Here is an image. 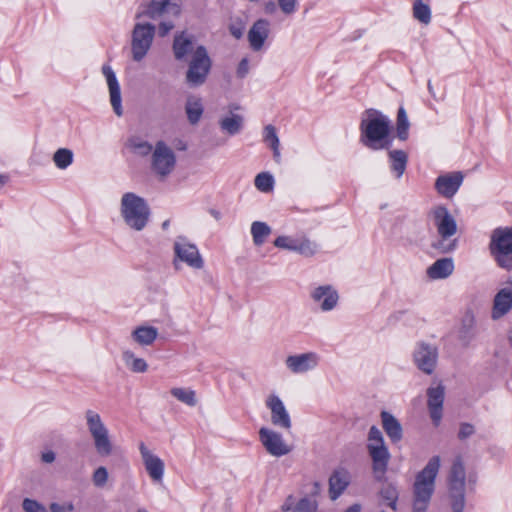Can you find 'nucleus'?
<instances>
[{
    "label": "nucleus",
    "mask_w": 512,
    "mask_h": 512,
    "mask_svg": "<svg viewBox=\"0 0 512 512\" xmlns=\"http://www.w3.org/2000/svg\"><path fill=\"white\" fill-rule=\"evenodd\" d=\"M362 506L359 503H354L345 509L343 512H361Z\"/></svg>",
    "instance_id": "obj_58"
},
{
    "label": "nucleus",
    "mask_w": 512,
    "mask_h": 512,
    "mask_svg": "<svg viewBox=\"0 0 512 512\" xmlns=\"http://www.w3.org/2000/svg\"><path fill=\"white\" fill-rule=\"evenodd\" d=\"M388 156L391 171L395 174V177L399 179L406 170L408 155L403 150H390Z\"/></svg>",
    "instance_id": "obj_30"
},
{
    "label": "nucleus",
    "mask_w": 512,
    "mask_h": 512,
    "mask_svg": "<svg viewBox=\"0 0 512 512\" xmlns=\"http://www.w3.org/2000/svg\"><path fill=\"white\" fill-rule=\"evenodd\" d=\"M259 440L265 450L272 456L281 457L291 452L282 435L272 429L262 427L259 430Z\"/></svg>",
    "instance_id": "obj_12"
},
{
    "label": "nucleus",
    "mask_w": 512,
    "mask_h": 512,
    "mask_svg": "<svg viewBox=\"0 0 512 512\" xmlns=\"http://www.w3.org/2000/svg\"><path fill=\"white\" fill-rule=\"evenodd\" d=\"M129 147L140 156H147L153 151V146L137 137H132L128 141Z\"/></svg>",
    "instance_id": "obj_42"
},
{
    "label": "nucleus",
    "mask_w": 512,
    "mask_h": 512,
    "mask_svg": "<svg viewBox=\"0 0 512 512\" xmlns=\"http://www.w3.org/2000/svg\"><path fill=\"white\" fill-rule=\"evenodd\" d=\"M311 298L313 301L320 303V308L323 311H330L336 307L339 296L331 285H323L312 291Z\"/></svg>",
    "instance_id": "obj_22"
},
{
    "label": "nucleus",
    "mask_w": 512,
    "mask_h": 512,
    "mask_svg": "<svg viewBox=\"0 0 512 512\" xmlns=\"http://www.w3.org/2000/svg\"><path fill=\"white\" fill-rule=\"evenodd\" d=\"M212 60L205 46L198 45L190 61L185 74V81L189 87L196 88L202 86L211 71Z\"/></svg>",
    "instance_id": "obj_5"
},
{
    "label": "nucleus",
    "mask_w": 512,
    "mask_h": 512,
    "mask_svg": "<svg viewBox=\"0 0 512 512\" xmlns=\"http://www.w3.org/2000/svg\"><path fill=\"white\" fill-rule=\"evenodd\" d=\"M249 72V62L247 58H243L237 68V76L244 78Z\"/></svg>",
    "instance_id": "obj_55"
},
{
    "label": "nucleus",
    "mask_w": 512,
    "mask_h": 512,
    "mask_svg": "<svg viewBox=\"0 0 512 512\" xmlns=\"http://www.w3.org/2000/svg\"><path fill=\"white\" fill-rule=\"evenodd\" d=\"M475 433L474 426L470 423H462L458 432V438L465 440Z\"/></svg>",
    "instance_id": "obj_51"
},
{
    "label": "nucleus",
    "mask_w": 512,
    "mask_h": 512,
    "mask_svg": "<svg viewBox=\"0 0 512 512\" xmlns=\"http://www.w3.org/2000/svg\"><path fill=\"white\" fill-rule=\"evenodd\" d=\"M269 21L266 19L257 20L248 32V40L254 51H259L269 35Z\"/></svg>",
    "instance_id": "obj_27"
},
{
    "label": "nucleus",
    "mask_w": 512,
    "mask_h": 512,
    "mask_svg": "<svg viewBox=\"0 0 512 512\" xmlns=\"http://www.w3.org/2000/svg\"><path fill=\"white\" fill-rule=\"evenodd\" d=\"M319 363V356L315 352L290 355L286 358V367L294 374L306 373L313 370Z\"/></svg>",
    "instance_id": "obj_17"
},
{
    "label": "nucleus",
    "mask_w": 512,
    "mask_h": 512,
    "mask_svg": "<svg viewBox=\"0 0 512 512\" xmlns=\"http://www.w3.org/2000/svg\"><path fill=\"white\" fill-rule=\"evenodd\" d=\"M158 331L156 328L151 326H141L138 327L133 332V337L136 342L141 345H150L157 338Z\"/></svg>",
    "instance_id": "obj_32"
},
{
    "label": "nucleus",
    "mask_w": 512,
    "mask_h": 512,
    "mask_svg": "<svg viewBox=\"0 0 512 512\" xmlns=\"http://www.w3.org/2000/svg\"><path fill=\"white\" fill-rule=\"evenodd\" d=\"M428 90L432 96H434V90L431 81H428Z\"/></svg>",
    "instance_id": "obj_63"
},
{
    "label": "nucleus",
    "mask_w": 512,
    "mask_h": 512,
    "mask_svg": "<svg viewBox=\"0 0 512 512\" xmlns=\"http://www.w3.org/2000/svg\"><path fill=\"white\" fill-rule=\"evenodd\" d=\"M108 480V471L105 467H98L92 475L93 484L96 487H103L107 483Z\"/></svg>",
    "instance_id": "obj_46"
},
{
    "label": "nucleus",
    "mask_w": 512,
    "mask_h": 512,
    "mask_svg": "<svg viewBox=\"0 0 512 512\" xmlns=\"http://www.w3.org/2000/svg\"><path fill=\"white\" fill-rule=\"evenodd\" d=\"M254 184L258 190L268 192L273 188L274 179L271 174L262 172L255 177Z\"/></svg>",
    "instance_id": "obj_43"
},
{
    "label": "nucleus",
    "mask_w": 512,
    "mask_h": 512,
    "mask_svg": "<svg viewBox=\"0 0 512 512\" xmlns=\"http://www.w3.org/2000/svg\"><path fill=\"white\" fill-rule=\"evenodd\" d=\"M292 505H293V497L292 496H289L285 503L282 505L281 509L282 511H289L292 509Z\"/></svg>",
    "instance_id": "obj_57"
},
{
    "label": "nucleus",
    "mask_w": 512,
    "mask_h": 512,
    "mask_svg": "<svg viewBox=\"0 0 512 512\" xmlns=\"http://www.w3.org/2000/svg\"><path fill=\"white\" fill-rule=\"evenodd\" d=\"M166 13L178 17L180 15V7L172 4L170 0H151L150 4L143 11L136 13L135 18L149 17L153 20H160Z\"/></svg>",
    "instance_id": "obj_16"
},
{
    "label": "nucleus",
    "mask_w": 512,
    "mask_h": 512,
    "mask_svg": "<svg viewBox=\"0 0 512 512\" xmlns=\"http://www.w3.org/2000/svg\"><path fill=\"white\" fill-rule=\"evenodd\" d=\"M409 126L406 110L400 107L397 112V137L400 140L405 141L408 138Z\"/></svg>",
    "instance_id": "obj_40"
},
{
    "label": "nucleus",
    "mask_w": 512,
    "mask_h": 512,
    "mask_svg": "<svg viewBox=\"0 0 512 512\" xmlns=\"http://www.w3.org/2000/svg\"><path fill=\"white\" fill-rule=\"evenodd\" d=\"M413 16L422 24L428 25L431 22V10L429 5L422 0H415L413 4Z\"/></svg>",
    "instance_id": "obj_39"
},
{
    "label": "nucleus",
    "mask_w": 512,
    "mask_h": 512,
    "mask_svg": "<svg viewBox=\"0 0 512 512\" xmlns=\"http://www.w3.org/2000/svg\"><path fill=\"white\" fill-rule=\"evenodd\" d=\"M175 24L173 21L161 20L158 26V34L160 37H165L173 28Z\"/></svg>",
    "instance_id": "obj_52"
},
{
    "label": "nucleus",
    "mask_w": 512,
    "mask_h": 512,
    "mask_svg": "<svg viewBox=\"0 0 512 512\" xmlns=\"http://www.w3.org/2000/svg\"><path fill=\"white\" fill-rule=\"evenodd\" d=\"M85 419L88 431L93 439L94 447L98 455L107 457L113 451V444L110 440L109 430L105 426L99 413L88 409L85 412Z\"/></svg>",
    "instance_id": "obj_8"
},
{
    "label": "nucleus",
    "mask_w": 512,
    "mask_h": 512,
    "mask_svg": "<svg viewBox=\"0 0 512 512\" xmlns=\"http://www.w3.org/2000/svg\"><path fill=\"white\" fill-rule=\"evenodd\" d=\"M7 181H8V176L1 174L0 175V188H2L7 183Z\"/></svg>",
    "instance_id": "obj_62"
},
{
    "label": "nucleus",
    "mask_w": 512,
    "mask_h": 512,
    "mask_svg": "<svg viewBox=\"0 0 512 512\" xmlns=\"http://www.w3.org/2000/svg\"><path fill=\"white\" fill-rule=\"evenodd\" d=\"M169 225H170V221L169 220H165L162 223V229H164V230L168 229Z\"/></svg>",
    "instance_id": "obj_64"
},
{
    "label": "nucleus",
    "mask_w": 512,
    "mask_h": 512,
    "mask_svg": "<svg viewBox=\"0 0 512 512\" xmlns=\"http://www.w3.org/2000/svg\"><path fill=\"white\" fill-rule=\"evenodd\" d=\"M266 406L271 412V422L274 426L289 430L292 426L290 415L283 401L275 394L266 399Z\"/></svg>",
    "instance_id": "obj_15"
},
{
    "label": "nucleus",
    "mask_w": 512,
    "mask_h": 512,
    "mask_svg": "<svg viewBox=\"0 0 512 512\" xmlns=\"http://www.w3.org/2000/svg\"><path fill=\"white\" fill-rule=\"evenodd\" d=\"M439 352L436 345L419 341L415 344L412 358L415 366L424 374L431 375L437 366Z\"/></svg>",
    "instance_id": "obj_10"
},
{
    "label": "nucleus",
    "mask_w": 512,
    "mask_h": 512,
    "mask_svg": "<svg viewBox=\"0 0 512 512\" xmlns=\"http://www.w3.org/2000/svg\"><path fill=\"white\" fill-rule=\"evenodd\" d=\"M209 213L211 214V216H212L214 219H216V220H220V219H221V216H222V215H221V212H220V211L215 210V209H211V210L209 211Z\"/></svg>",
    "instance_id": "obj_61"
},
{
    "label": "nucleus",
    "mask_w": 512,
    "mask_h": 512,
    "mask_svg": "<svg viewBox=\"0 0 512 512\" xmlns=\"http://www.w3.org/2000/svg\"><path fill=\"white\" fill-rule=\"evenodd\" d=\"M263 139L264 142H266L270 148L274 146H280V141L276 132V128L271 124L266 125L264 127Z\"/></svg>",
    "instance_id": "obj_45"
},
{
    "label": "nucleus",
    "mask_w": 512,
    "mask_h": 512,
    "mask_svg": "<svg viewBox=\"0 0 512 512\" xmlns=\"http://www.w3.org/2000/svg\"><path fill=\"white\" fill-rule=\"evenodd\" d=\"M292 512H317L316 506L307 498L301 499Z\"/></svg>",
    "instance_id": "obj_50"
},
{
    "label": "nucleus",
    "mask_w": 512,
    "mask_h": 512,
    "mask_svg": "<svg viewBox=\"0 0 512 512\" xmlns=\"http://www.w3.org/2000/svg\"><path fill=\"white\" fill-rule=\"evenodd\" d=\"M271 149L273 150V157H274L275 161L280 162L281 155H280L279 146H274Z\"/></svg>",
    "instance_id": "obj_59"
},
{
    "label": "nucleus",
    "mask_w": 512,
    "mask_h": 512,
    "mask_svg": "<svg viewBox=\"0 0 512 512\" xmlns=\"http://www.w3.org/2000/svg\"><path fill=\"white\" fill-rule=\"evenodd\" d=\"M156 27L151 23L137 22L131 33V55L135 62L142 61L150 51Z\"/></svg>",
    "instance_id": "obj_9"
},
{
    "label": "nucleus",
    "mask_w": 512,
    "mask_h": 512,
    "mask_svg": "<svg viewBox=\"0 0 512 512\" xmlns=\"http://www.w3.org/2000/svg\"><path fill=\"white\" fill-rule=\"evenodd\" d=\"M368 443L367 448L370 447H387L384 441V437L380 429L376 426H372L368 432Z\"/></svg>",
    "instance_id": "obj_44"
},
{
    "label": "nucleus",
    "mask_w": 512,
    "mask_h": 512,
    "mask_svg": "<svg viewBox=\"0 0 512 512\" xmlns=\"http://www.w3.org/2000/svg\"><path fill=\"white\" fill-rule=\"evenodd\" d=\"M464 176L461 172H452L439 176L435 181V189L446 198L453 197L463 182Z\"/></svg>",
    "instance_id": "obj_19"
},
{
    "label": "nucleus",
    "mask_w": 512,
    "mask_h": 512,
    "mask_svg": "<svg viewBox=\"0 0 512 512\" xmlns=\"http://www.w3.org/2000/svg\"><path fill=\"white\" fill-rule=\"evenodd\" d=\"M440 462L439 456H433L416 475L413 484V512H426L435 490Z\"/></svg>",
    "instance_id": "obj_2"
},
{
    "label": "nucleus",
    "mask_w": 512,
    "mask_h": 512,
    "mask_svg": "<svg viewBox=\"0 0 512 512\" xmlns=\"http://www.w3.org/2000/svg\"><path fill=\"white\" fill-rule=\"evenodd\" d=\"M282 13L287 16L293 15L298 8V0H277Z\"/></svg>",
    "instance_id": "obj_48"
},
{
    "label": "nucleus",
    "mask_w": 512,
    "mask_h": 512,
    "mask_svg": "<svg viewBox=\"0 0 512 512\" xmlns=\"http://www.w3.org/2000/svg\"><path fill=\"white\" fill-rule=\"evenodd\" d=\"M433 225L436 227L441 240H438L433 246L441 250L443 253L452 251L455 248V242L445 245L444 241L457 232V224L454 217L450 214L448 209L443 205L434 207L430 213Z\"/></svg>",
    "instance_id": "obj_6"
},
{
    "label": "nucleus",
    "mask_w": 512,
    "mask_h": 512,
    "mask_svg": "<svg viewBox=\"0 0 512 512\" xmlns=\"http://www.w3.org/2000/svg\"><path fill=\"white\" fill-rule=\"evenodd\" d=\"M50 511L51 512H73L74 505L72 502H68L66 504L51 503Z\"/></svg>",
    "instance_id": "obj_53"
},
{
    "label": "nucleus",
    "mask_w": 512,
    "mask_h": 512,
    "mask_svg": "<svg viewBox=\"0 0 512 512\" xmlns=\"http://www.w3.org/2000/svg\"><path fill=\"white\" fill-rule=\"evenodd\" d=\"M74 154L68 148H59L53 155L55 166L61 170L68 168L73 163Z\"/></svg>",
    "instance_id": "obj_37"
},
{
    "label": "nucleus",
    "mask_w": 512,
    "mask_h": 512,
    "mask_svg": "<svg viewBox=\"0 0 512 512\" xmlns=\"http://www.w3.org/2000/svg\"><path fill=\"white\" fill-rule=\"evenodd\" d=\"M478 335V326L475 312L467 308L461 317L458 329L457 340L462 347L468 348Z\"/></svg>",
    "instance_id": "obj_13"
},
{
    "label": "nucleus",
    "mask_w": 512,
    "mask_h": 512,
    "mask_svg": "<svg viewBox=\"0 0 512 512\" xmlns=\"http://www.w3.org/2000/svg\"><path fill=\"white\" fill-rule=\"evenodd\" d=\"M170 393L178 401L186 404L187 406L194 407L197 404L196 392L189 388L174 387Z\"/></svg>",
    "instance_id": "obj_35"
},
{
    "label": "nucleus",
    "mask_w": 512,
    "mask_h": 512,
    "mask_svg": "<svg viewBox=\"0 0 512 512\" xmlns=\"http://www.w3.org/2000/svg\"><path fill=\"white\" fill-rule=\"evenodd\" d=\"M123 360L129 369L135 373H144L148 369V365L143 358H137L133 352L124 351Z\"/></svg>",
    "instance_id": "obj_36"
},
{
    "label": "nucleus",
    "mask_w": 512,
    "mask_h": 512,
    "mask_svg": "<svg viewBox=\"0 0 512 512\" xmlns=\"http://www.w3.org/2000/svg\"><path fill=\"white\" fill-rule=\"evenodd\" d=\"M297 239L290 236H279L274 240V245L278 248L294 251Z\"/></svg>",
    "instance_id": "obj_47"
},
{
    "label": "nucleus",
    "mask_w": 512,
    "mask_h": 512,
    "mask_svg": "<svg viewBox=\"0 0 512 512\" xmlns=\"http://www.w3.org/2000/svg\"><path fill=\"white\" fill-rule=\"evenodd\" d=\"M449 499L452 512H463L465 507L466 472L460 456L456 457L448 477Z\"/></svg>",
    "instance_id": "obj_7"
},
{
    "label": "nucleus",
    "mask_w": 512,
    "mask_h": 512,
    "mask_svg": "<svg viewBox=\"0 0 512 512\" xmlns=\"http://www.w3.org/2000/svg\"><path fill=\"white\" fill-rule=\"evenodd\" d=\"M174 252L176 259L185 262L194 269H201L204 265L197 247L194 244L187 242L183 237H179L175 241Z\"/></svg>",
    "instance_id": "obj_14"
},
{
    "label": "nucleus",
    "mask_w": 512,
    "mask_h": 512,
    "mask_svg": "<svg viewBox=\"0 0 512 512\" xmlns=\"http://www.w3.org/2000/svg\"><path fill=\"white\" fill-rule=\"evenodd\" d=\"M139 450L143 464L150 478L154 482H161L164 475V462L158 456L154 455L143 442L140 443Z\"/></svg>",
    "instance_id": "obj_18"
},
{
    "label": "nucleus",
    "mask_w": 512,
    "mask_h": 512,
    "mask_svg": "<svg viewBox=\"0 0 512 512\" xmlns=\"http://www.w3.org/2000/svg\"><path fill=\"white\" fill-rule=\"evenodd\" d=\"M22 506L25 512H47L42 504L29 498L24 499Z\"/></svg>",
    "instance_id": "obj_49"
},
{
    "label": "nucleus",
    "mask_w": 512,
    "mask_h": 512,
    "mask_svg": "<svg viewBox=\"0 0 512 512\" xmlns=\"http://www.w3.org/2000/svg\"><path fill=\"white\" fill-rule=\"evenodd\" d=\"M512 309V288L500 289L494 297L491 317L498 320Z\"/></svg>",
    "instance_id": "obj_24"
},
{
    "label": "nucleus",
    "mask_w": 512,
    "mask_h": 512,
    "mask_svg": "<svg viewBox=\"0 0 512 512\" xmlns=\"http://www.w3.org/2000/svg\"><path fill=\"white\" fill-rule=\"evenodd\" d=\"M276 10V5L274 2H268L265 5V11L267 13H273Z\"/></svg>",
    "instance_id": "obj_60"
},
{
    "label": "nucleus",
    "mask_w": 512,
    "mask_h": 512,
    "mask_svg": "<svg viewBox=\"0 0 512 512\" xmlns=\"http://www.w3.org/2000/svg\"><path fill=\"white\" fill-rule=\"evenodd\" d=\"M428 408L433 423L437 426L442 418L443 402L445 396L444 386L439 384L436 387L427 389Z\"/></svg>",
    "instance_id": "obj_20"
},
{
    "label": "nucleus",
    "mask_w": 512,
    "mask_h": 512,
    "mask_svg": "<svg viewBox=\"0 0 512 512\" xmlns=\"http://www.w3.org/2000/svg\"><path fill=\"white\" fill-rule=\"evenodd\" d=\"M41 459L45 463H52L55 460V453L53 451H48L42 454Z\"/></svg>",
    "instance_id": "obj_56"
},
{
    "label": "nucleus",
    "mask_w": 512,
    "mask_h": 512,
    "mask_svg": "<svg viewBox=\"0 0 512 512\" xmlns=\"http://www.w3.org/2000/svg\"><path fill=\"white\" fill-rule=\"evenodd\" d=\"M102 73L107 81L110 93V102L113 107V110L117 116H122L123 109L121 105V91L116 75L109 65L102 66Z\"/></svg>",
    "instance_id": "obj_21"
},
{
    "label": "nucleus",
    "mask_w": 512,
    "mask_h": 512,
    "mask_svg": "<svg viewBox=\"0 0 512 512\" xmlns=\"http://www.w3.org/2000/svg\"><path fill=\"white\" fill-rule=\"evenodd\" d=\"M454 271L452 258H441L436 260L428 269L427 275L431 279H445Z\"/></svg>",
    "instance_id": "obj_29"
},
{
    "label": "nucleus",
    "mask_w": 512,
    "mask_h": 512,
    "mask_svg": "<svg viewBox=\"0 0 512 512\" xmlns=\"http://www.w3.org/2000/svg\"><path fill=\"white\" fill-rule=\"evenodd\" d=\"M229 32L235 39H240L244 34V26L241 23H234L229 26Z\"/></svg>",
    "instance_id": "obj_54"
},
{
    "label": "nucleus",
    "mask_w": 512,
    "mask_h": 512,
    "mask_svg": "<svg viewBox=\"0 0 512 512\" xmlns=\"http://www.w3.org/2000/svg\"><path fill=\"white\" fill-rule=\"evenodd\" d=\"M367 450L372 459V469L375 477L380 480L384 477L391 458L388 447H370Z\"/></svg>",
    "instance_id": "obj_23"
},
{
    "label": "nucleus",
    "mask_w": 512,
    "mask_h": 512,
    "mask_svg": "<svg viewBox=\"0 0 512 512\" xmlns=\"http://www.w3.org/2000/svg\"><path fill=\"white\" fill-rule=\"evenodd\" d=\"M120 212L125 224L135 231L146 227L151 214L145 199L132 192L123 194Z\"/></svg>",
    "instance_id": "obj_3"
},
{
    "label": "nucleus",
    "mask_w": 512,
    "mask_h": 512,
    "mask_svg": "<svg viewBox=\"0 0 512 512\" xmlns=\"http://www.w3.org/2000/svg\"><path fill=\"white\" fill-rule=\"evenodd\" d=\"M251 234L253 242L256 246L264 244L266 238L271 234L270 226L261 221H254L251 225Z\"/></svg>",
    "instance_id": "obj_33"
},
{
    "label": "nucleus",
    "mask_w": 512,
    "mask_h": 512,
    "mask_svg": "<svg viewBox=\"0 0 512 512\" xmlns=\"http://www.w3.org/2000/svg\"><path fill=\"white\" fill-rule=\"evenodd\" d=\"M219 124L223 131L230 135H235L242 129L243 118L240 115L232 114L229 117L222 118Z\"/></svg>",
    "instance_id": "obj_34"
},
{
    "label": "nucleus",
    "mask_w": 512,
    "mask_h": 512,
    "mask_svg": "<svg viewBox=\"0 0 512 512\" xmlns=\"http://www.w3.org/2000/svg\"><path fill=\"white\" fill-rule=\"evenodd\" d=\"M351 481L350 473L343 468L336 469L329 478V496L336 500L349 486Z\"/></svg>",
    "instance_id": "obj_25"
},
{
    "label": "nucleus",
    "mask_w": 512,
    "mask_h": 512,
    "mask_svg": "<svg viewBox=\"0 0 512 512\" xmlns=\"http://www.w3.org/2000/svg\"><path fill=\"white\" fill-rule=\"evenodd\" d=\"M361 142L372 150L385 148L382 143L390 132V120L380 111L370 108L364 111L360 122Z\"/></svg>",
    "instance_id": "obj_1"
},
{
    "label": "nucleus",
    "mask_w": 512,
    "mask_h": 512,
    "mask_svg": "<svg viewBox=\"0 0 512 512\" xmlns=\"http://www.w3.org/2000/svg\"><path fill=\"white\" fill-rule=\"evenodd\" d=\"M173 54L176 60H183L189 54L194 52V36L181 31L175 34L172 44Z\"/></svg>",
    "instance_id": "obj_26"
},
{
    "label": "nucleus",
    "mask_w": 512,
    "mask_h": 512,
    "mask_svg": "<svg viewBox=\"0 0 512 512\" xmlns=\"http://www.w3.org/2000/svg\"><path fill=\"white\" fill-rule=\"evenodd\" d=\"M490 253L497 265L512 270V227H498L491 233Z\"/></svg>",
    "instance_id": "obj_4"
},
{
    "label": "nucleus",
    "mask_w": 512,
    "mask_h": 512,
    "mask_svg": "<svg viewBox=\"0 0 512 512\" xmlns=\"http://www.w3.org/2000/svg\"><path fill=\"white\" fill-rule=\"evenodd\" d=\"M294 251L305 257H311L318 251V246L310 239L301 238L297 239Z\"/></svg>",
    "instance_id": "obj_41"
},
{
    "label": "nucleus",
    "mask_w": 512,
    "mask_h": 512,
    "mask_svg": "<svg viewBox=\"0 0 512 512\" xmlns=\"http://www.w3.org/2000/svg\"><path fill=\"white\" fill-rule=\"evenodd\" d=\"M380 496L393 511L397 510L398 490L393 484H385L380 490Z\"/></svg>",
    "instance_id": "obj_38"
},
{
    "label": "nucleus",
    "mask_w": 512,
    "mask_h": 512,
    "mask_svg": "<svg viewBox=\"0 0 512 512\" xmlns=\"http://www.w3.org/2000/svg\"><path fill=\"white\" fill-rule=\"evenodd\" d=\"M176 155L164 142L158 141L152 152L151 168L161 178L167 177L174 170Z\"/></svg>",
    "instance_id": "obj_11"
},
{
    "label": "nucleus",
    "mask_w": 512,
    "mask_h": 512,
    "mask_svg": "<svg viewBox=\"0 0 512 512\" xmlns=\"http://www.w3.org/2000/svg\"><path fill=\"white\" fill-rule=\"evenodd\" d=\"M185 112L191 125H196L204 112L202 100L196 96H189L185 104Z\"/></svg>",
    "instance_id": "obj_31"
},
{
    "label": "nucleus",
    "mask_w": 512,
    "mask_h": 512,
    "mask_svg": "<svg viewBox=\"0 0 512 512\" xmlns=\"http://www.w3.org/2000/svg\"><path fill=\"white\" fill-rule=\"evenodd\" d=\"M382 426L392 443H398L403 438L401 423L389 412H381Z\"/></svg>",
    "instance_id": "obj_28"
}]
</instances>
